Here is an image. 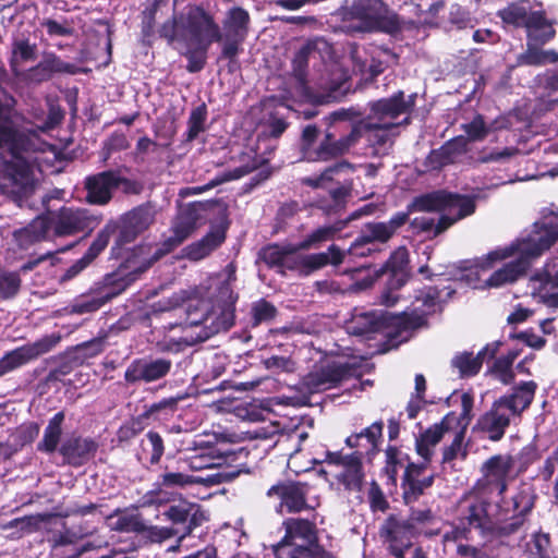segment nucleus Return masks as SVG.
I'll return each instance as SVG.
<instances>
[{"mask_svg": "<svg viewBox=\"0 0 558 558\" xmlns=\"http://www.w3.org/2000/svg\"><path fill=\"white\" fill-rule=\"evenodd\" d=\"M15 100L10 98L0 104V148L7 150L11 159L8 161V178L4 187L19 196H27L34 187V170L37 154L48 146L38 131L20 124V117L12 111Z\"/></svg>", "mask_w": 558, "mask_h": 558, "instance_id": "obj_1", "label": "nucleus"}, {"mask_svg": "<svg viewBox=\"0 0 558 558\" xmlns=\"http://www.w3.org/2000/svg\"><path fill=\"white\" fill-rule=\"evenodd\" d=\"M558 240V217L554 215L536 221L526 238L520 239L505 247H498L478 259L476 267L488 270L496 263L510 259L501 268L494 271L485 287L500 288L513 283L524 275L531 262L547 251Z\"/></svg>", "mask_w": 558, "mask_h": 558, "instance_id": "obj_2", "label": "nucleus"}, {"mask_svg": "<svg viewBox=\"0 0 558 558\" xmlns=\"http://www.w3.org/2000/svg\"><path fill=\"white\" fill-rule=\"evenodd\" d=\"M233 271L208 278L189 296L185 313L191 326L205 325L209 333L229 329L233 324L236 296L231 288Z\"/></svg>", "mask_w": 558, "mask_h": 558, "instance_id": "obj_3", "label": "nucleus"}, {"mask_svg": "<svg viewBox=\"0 0 558 558\" xmlns=\"http://www.w3.org/2000/svg\"><path fill=\"white\" fill-rule=\"evenodd\" d=\"M284 536L272 546L276 558H336L320 544L316 524L301 518L283 521Z\"/></svg>", "mask_w": 558, "mask_h": 558, "instance_id": "obj_4", "label": "nucleus"}, {"mask_svg": "<svg viewBox=\"0 0 558 558\" xmlns=\"http://www.w3.org/2000/svg\"><path fill=\"white\" fill-rule=\"evenodd\" d=\"M206 205L201 202L183 205L172 222V235L169 236L159 246L141 247V254L147 250V258L143 257L144 267L142 270L150 267L155 262L160 259L173 248L182 244L197 228L205 222Z\"/></svg>", "mask_w": 558, "mask_h": 558, "instance_id": "obj_5", "label": "nucleus"}, {"mask_svg": "<svg viewBox=\"0 0 558 558\" xmlns=\"http://www.w3.org/2000/svg\"><path fill=\"white\" fill-rule=\"evenodd\" d=\"M388 8L381 0H345L341 15L347 32H372L375 29H389L398 27L396 16H388Z\"/></svg>", "mask_w": 558, "mask_h": 558, "instance_id": "obj_6", "label": "nucleus"}, {"mask_svg": "<svg viewBox=\"0 0 558 558\" xmlns=\"http://www.w3.org/2000/svg\"><path fill=\"white\" fill-rule=\"evenodd\" d=\"M489 502L475 494L465 495L460 501V523L451 532L446 533L445 541L469 539L470 532L475 529L482 536L496 532V524L488 514Z\"/></svg>", "mask_w": 558, "mask_h": 558, "instance_id": "obj_7", "label": "nucleus"}, {"mask_svg": "<svg viewBox=\"0 0 558 558\" xmlns=\"http://www.w3.org/2000/svg\"><path fill=\"white\" fill-rule=\"evenodd\" d=\"M476 197L459 195L446 191H437L421 197L413 203L417 211H442V223L448 227L474 214Z\"/></svg>", "mask_w": 558, "mask_h": 558, "instance_id": "obj_8", "label": "nucleus"}, {"mask_svg": "<svg viewBox=\"0 0 558 558\" xmlns=\"http://www.w3.org/2000/svg\"><path fill=\"white\" fill-rule=\"evenodd\" d=\"M299 251H305L298 244H288L281 265V272L286 269L296 271L301 276L310 274L327 266L328 264L338 266L343 263L344 253L336 245H330L326 252L299 255Z\"/></svg>", "mask_w": 558, "mask_h": 558, "instance_id": "obj_9", "label": "nucleus"}, {"mask_svg": "<svg viewBox=\"0 0 558 558\" xmlns=\"http://www.w3.org/2000/svg\"><path fill=\"white\" fill-rule=\"evenodd\" d=\"M251 17L246 10L240 7L229 9L220 27L221 53L223 58L233 59L241 51V45L248 34Z\"/></svg>", "mask_w": 558, "mask_h": 558, "instance_id": "obj_10", "label": "nucleus"}, {"mask_svg": "<svg viewBox=\"0 0 558 558\" xmlns=\"http://www.w3.org/2000/svg\"><path fill=\"white\" fill-rule=\"evenodd\" d=\"M440 301L441 293L435 287L417 290L410 310L396 317L393 325L401 330H412L423 326L426 316L438 310Z\"/></svg>", "mask_w": 558, "mask_h": 558, "instance_id": "obj_11", "label": "nucleus"}, {"mask_svg": "<svg viewBox=\"0 0 558 558\" xmlns=\"http://www.w3.org/2000/svg\"><path fill=\"white\" fill-rule=\"evenodd\" d=\"M178 26L187 32L193 44L209 47L220 41V26L214 17L199 7H191L178 21Z\"/></svg>", "mask_w": 558, "mask_h": 558, "instance_id": "obj_12", "label": "nucleus"}, {"mask_svg": "<svg viewBox=\"0 0 558 558\" xmlns=\"http://www.w3.org/2000/svg\"><path fill=\"white\" fill-rule=\"evenodd\" d=\"M461 403V413L457 414V422L448 434L453 436L451 445L446 447L442 451V461L449 462L459 456L465 457L463 449V439L466 426L471 420V411L473 408V396L465 391H453L447 399L448 405L452 407Z\"/></svg>", "mask_w": 558, "mask_h": 558, "instance_id": "obj_13", "label": "nucleus"}, {"mask_svg": "<svg viewBox=\"0 0 558 558\" xmlns=\"http://www.w3.org/2000/svg\"><path fill=\"white\" fill-rule=\"evenodd\" d=\"M45 218L49 223V231L52 230L58 236L89 231L98 225L97 217L85 208L62 207Z\"/></svg>", "mask_w": 558, "mask_h": 558, "instance_id": "obj_14", "label": "nucleus"}, {"mask_svg": "<svg viewBox=\"0 0 558 558\" xmlns=\"http://www.w3.org/2000/svg\"><path fill=\"white\" fill-rule=\"evenodd\" d=\"M61 341L60 333H51L41 337L35 342L19 347L0 359V377L4 374L50 352Z\"/></svg>", "mask_w": 558, "mask_h": 558, "instance_id": "obj_15", "label": "nucleus"}, {"mask_svg": "<svg viewBox=\"0 0 558 558\" xmlns=\"http://www.w3.org/2000/svg\"><path fill=\"white\" fill-rule=\"evenodd\" d=\"M513 468V458L509 454H496L486 460L482 466L483 477L477 482V489L502 495L507 489V477Z\"/></svg>", "mask_w": 558, "mask_h": 558, "instance_id": "obj_16", "label": "nucleus"}, {"mask_svg": "<svg viewBox=\"0 0 558 558\" xmlns=\"http://www.w3.org/2000/svg\"><path fill=\"white\" fill-rule=\"evenodd\" d=\"M371 121L361 120L353 124L350 133L339 140H335L331 133H327L318 146V151L311 153L312 160H330L347 154L355 146L364 135V130L372 128Z\"/></svg>", "mask_w": 558, "mask_h": 558, "instance_id": "obj_17", "label": "nucleus"}, {"mask_svg": "<svg viewBox=\"0 0 558 558\" xmlns=\"http://www.w3.org/2000/svg\"><path fill=\"white\" fill-rule=\"evenodd\" d=\"M240 470H222L219 472L202 475H190L182 472H165L159 476V486L165 488H185L192 485L213 487L222 483L231 482L240 475Z\"/></svg>", "mask_w": 558, "mask_h": 558, "instance_id": "obj_18", "label": "nucleus"}, {"mask_svg": "<svg viewBox=\"0 0 558 558\" xmlns=\"http://www.w3.org/2000/svg\"><path fill=\"white\" fill-rule=\"evenodd\" d=\"M380 535L395 558H404V553L412 548L414 526L408 520L389 517L380 527Z\"/></svg>", "mask_w": 558, "mask_h": 558, "instance_id": "obj_19", "label": "nucleus"}, {"mask_svg": "<svg viewBox=\"0 0 558 558\" xmlns=\"http://www.w3.org/2000/svg\"><path fill=\"white\" fill-rule=\"evenodd\" d=\"M76 71L75 64L63 61L54 53H46L35 66L20 71L15 76L27 85H39L49 81L54 74H75Z\"/></svg>", "mask_w": 558, "mask_h": 558, "instance_id": "obj_20", "label": "nucleus"}, {"mask_svg": "<svg viewBox=\"0 0 558 558\" xmlns=\"http://www.w3.org/2000/svg\"><path fill=\"white\" fill-rule=\"evenodd\" d=\"M414 95L404 97L403 92H398L389 98L379 99L369 104L371 113L364 120L378 123L393 122L399 116L410 112L414 106Z\"/></svg>", "mask_w": 558, "mask_h": 558, "instance_id": "obj_21", "label": "nucleus"}, {"mask_svg": "<svg viewBox=\"0 0 558 558\" xmlns=\"http://www.w3.org/2000/svg\"><path fill=\"white\" fill-rule=\"evenodd\" d=\"M171 366V361L167 359H137L126 367L124 379L129 384L156 381L168 375Z\"/></svg>", "mask_w": 558, "mask_h": 558, "instance_id": "obj_22", "label": "nucleus"}, {"mask_svg": "<svg viewBox=\"0 0 558 558\" xmlns=\"http://www.w3.org/2000/svg\"><path fill=\"white\" fill-rule=\"evenodd\" d=\"M457 422V414L448 413L439 423L434 424L425 432L421 433L415 439V449L423 459L422 463H429L434 456L435 447L450 432V428Z\"/></svg>", "mask_w": 558, "mask_h": 558, "instance_id": "obj_23", "label": "nucleus"}, {"mask_svg": "<svg viewBox=\"0 0 558 558\" xmlns=\"http://www.w3.org/2000/svg\"><path fill=\"white\" fill-rule=\"evenodd\" d=\"M332 57V48L330 44L324 38L310 39L296 52L293 59V73L299 80L305 76L307 65L316 61L326 63Z\"/></svg>", "mask_w": 558, "mask_h": 558, "instance_id": "obj_24", "label": "nucleus"}, {"mask_svg": "<svg viewBox=\"0 0 558 558\" xmlns=\"http://www.w3.org/2000/svg\"><path fill=\"white\" fill-rule=\"evenodd\" d=\"M506 407L505 403L496 400L492 408L481 415L477 421V428L493 441L500 440L511 421L515 418Z\"/></svg>", "mask_w": 558, "mask_h": 558, "instance_id": "obj_25", "label": "nucleus"}, {"mask_svg": "<svg viewBox=\"0 0 558 558\" xmlns=\"http://www.w3.org/2000/svg\"><path fill=\"white\" fill-rule=\"evenodd\" d=\"M329 465L341 468L336 474L337 478L351 490H359L363 481L362 463L357 456H342L339 452H327L326 460Z\"/></svg>", "mask_w": 558, "mask_h": 558, "instance_id": "obj_26", "label": "nucleus"}, {"mask_svg": "<svg viewBox=\"0 0 558 558\" xmlns=\"http://www.w3.org/2000/svg\"><path fill=\"white\" fill-rule=\"evenodd\" d=\"M349 374L350 369L347 365L332 362L310 373L305 377L304 383L311 392H318L335 387Z\"/></svg>", "mask_w": 558, "mask_h": 558, "instance_id": "obj_27", "label": "nucleus"}, {"mask_svg": "<svg viewBox=\"0 0 558 558\" xmlns=\"http://www.w3.org/2000/svg\"><path fill=\"white\" fill-rule=\"evenodd\" d=\"M116 171H104L85 180V189L87 191L86 199L94 205H106L112 197L116 190Z\"/></svg>", "mask_w": 558, "mask_h": 558, "instance_id": "obj_28", "label": "nucleus"}, {"mask_svg": "<svg viewBox=\"0 0 558 558\" xmlns=\"http://www.w3.org/2000/svg\"><path fill=\"white\" fill-rule=\"evenodd\" d=\"M98 449V444L89 437L72 436L60 447V453L65 461L80 466L90 460Z\"/></svg>", "mask_w": 558, "mask_h": 558, "instance_id": "obj_29", "label": "nucleus"}, {"mask_svg": "<svg viewBox=\"0 0 558 558\" xmlns=\"http://www.w3.org/2000/svg\"><path fill=\"white\" fill-rule=\"evenodd\" d=\"M267 495L269 497L277 496L280 498V507L286 508L290 513L300 512L307 507V490L305 485L301 483H283L274 485L268 489Z\"/></svg>", "mask_w": 558, "mask_h": 558, "instance_id": "obj_30", "label": "nucleus"}, {"mask_svg": "<svg viewBox=\"0 0 558 558\" xmlns=\"http://www.w3.org/2000/svg\"><path fill=\"white\" fill-rule=\"evenodd\" d=\"M536 389L537 385L535 381H524L517 386L510 395L500 397L498 400L505 403L506 408L517 418L530 407Z\"/></svg>", "mask_w": 558, "mask_h": 558, "instance_id": "obj_31", "label": "nucleus"}, {"mask_svg": "<svg viewBox=\"0 0 558 558\" xmlns=\"http://www.w3.org/2000/svg\"><path fill=\"white\" fill-rule=\"evenodd\" d=\"M497 350H498V343H492V344L486 345L475 356L472 353L463 352V353L457 354L452 359L451 364L454 368L458 369L460 376H462V377L474 376L481 369L485 357H489V359L494 357Z\"/></svg>", "mask_w": 558, "mask_h": 558, "instance_id": "obj_32", "label": "nucleus"}, {"mask_svg": "<svg viewBox=\"0 0 558 558\" xmlns=\"http://www.w3.org/2000/svg\"><path fill=\"white\" fill-rule=\"evenodd\" d=\"M155 215V209L149 205L135 208L125 217L122 235L128 240L135 238L154 222Z\"/></svg>", "mask_w": 558, "mask_h": 558, "instance_id": "obj_33", "label": "nucleus"}, {"mask_svg": "<svg viewBox=\"0 0 558 558\" xmlns=\"http://www.w3.org/2000/svg\"><path fill=\"white\" fill-rule=\"evenodd\" d=\"M49 223L45 217L34 219L27 227L14 231L13 238L17 246L27 250L34 243L47 239Z\"/></svg>", "mask_w": 558, "mask_h": 558, "instance_id": "obj_34", "label": "nucleus"}, {"mask_svg": "<svg viewBox=\"0 0 558 558\" xmlns=\"http://www.w3.org/2000/svg\"><path fill=\"white\" fill-rule=\"evenodd\" d=\"M226 239L222 229H214L203 239L187 245L184 248V255L191 260H201L216 250Z\"/></svg>", "mask_w": 558, "mask_h": 558, "instance_id": "obj_35", "label": "nucleus"}, {"mask_svg": "<svg viewBox=\"0 0 558 558\" xmlns=\"http://www.w3.org/2000/svg\"><path fill=\"white\" fill-rule=\"evenodd\" d=\"M372 128L364 130V134L367 133V141L374 148L373 154L380 156L386 155L390 148L391 135L389 130L396 125L395 122L378 123L371 120Z\"/></svg>", "mask_w": 558, "mask_h": 558, "instance_id": "obj_36", "label": "nucleus"}, {"mask_svg": "<svg viewBox=\"0 0 558 558\" xmlns=\"http://www.w3.org/2000/svg\"><path fill=\"white\" fill-rule=\"evenodd\" d=\"M384 319L374 312L355 311L347 322V330L351 335L364 336L381 328Z\"/></svg>", "mask_w": 558, "mask_h": 558, "instance_id": "obj_37", "label": "nucleus"}, {"mask_svg": "<svg viewBox=\"0 0 558 558\" xmlns=\"http://www.w3.org/2000/svg\"><path fill=\"white\" fill-rule=\"evenodd\" d=\"M123 288L119 290H107L104 289L97 294L82 295L75 300L70 307V313L73 314H87L99 310L104 304L109 302L111 299L121 293Z\"/></svg>", "mask_w": 558, "mask_h": 558, "instance_id": "obj_38", "label": "nucleus"}, {"mask_svg": "<svg viewBox=\"0 0 558 558\" xmlns=\"http://www.w3.org/2000/svg\"><path fill=\"white\" fill-rule=\"evenodd\" d=\"M524 27L527 31L530 40L544 44L555 36V31L542 11L530 10Z\"/></svg>", "mask_w": 558, "mask_h": 558, "instance_id": "obj_39", "label": "nucleus"}, {"mask_svg": "<svg viewBox=\"0 0 558 558\" xmlns=\"http://www.w3.org/2000/svg\"><path fill=\"white\" fill-rule=\"evenodd\" d=\"M409 253L405 247L396 250L387 262V271L391 274L389 282L391 289H398L403 286L408 278Z\"/></svg>", "mask_w": 558, "mask_h": 558, "instance_id": "obj_40", "label": "nucleus"}, {"mask_svg": "<svg viewBox=\"0 0 558 558\" xmlns=\"http://www.w3.org/2000/svg\"><path fill=\"white\" fill-rule=\"evenodd\" d=\"M64 413H56L48 422L43 435L41 441L38 442L39 451L52 453L56 451L62 435V424L64 422Z\"/></svg>", "mask_w": 558, "mask_h": 558, "instance_id": "obj_41", "label": "nucleus"}, {"mask_svg": "<svg viewBox=\"0 0 558 558\" xmlns=\"http://www.w3.org/2000/svg\"><path fill=\"white\" fill-rule=\"evenodd\" d=\"M225 458L217 454L214 448H206L199 453L191 456L187 460L191 470L199 471L204 469H219L217 472L222 470H236L235 468L223 465Z\"/></svg>", "mask_w": 558, "mask_h": 558, "instance_id": "obj_42", "label": "nucleus"}, {"mask_svg": "<svg viewBox=\"0 0 558 558\" xmlns=\"http://www.w3.org/2000/svg\"><path fill=\"white\" fill-rule=\"evenodd\" d=\"M36 57V45L27 39L15 40L12 45L11 70L14 75H19L21 63L34 60Z\"/></svg>", "mask_w": 558, "mask_h": 558, "instance_id": "obj_43", "label": "nucleus"}, {"mask_svg": "<svg viewBox=\"0 0 558 558\" xmlns=\"http://www.w3.org/2000/svg\"><path fill=\"white\" fill-rule=\"evenodd\" d=\"M460 154L456 143H447L438 149L430 151L426 158V166L432 170L440 169L454 162Z\"/></svg>", "mask_w": 558, "mask_h": 558, "instance_id": "obj_44", "label": "nucleus"}, {"mask_svg": "<svg viewBox=\"0 0 558 558\" xmlns=\"http://www.w3.org/2000/svg\"><path fill=\"white\" fill-rule=\"evenodd\" d=\"M341 229L342 225L340 223L318 227L299 243V247L304 250L317 247L322 243L332 240Z\"/></svg>", "mask_w": 558, "mask_h": 558, "instance_id": "obj_45", "label": "nucleus"}, {"mask_svg": "<svg viewBox=\"0 0 558 558\" xmlns=\"http://www.w3.org/2000/svg\"><path fill=\"white\" fill-rule=\"evenodd\" d=\"M428 463H410L404 473V480L409 484L411 492L415 495L422 494L423 490L432 485L433 478L420 480V475L427 468Z\"/></svg>", "mask_w": 558, "mask_h": 558, "instance_id": "obj_46", "label": "nucleus"}, {"mask_svg": "<svg viewBox=\"0 0 558 558\" xmlns=\"http://www.w3.org/2000/svg\"><path fill=\"white\" fill-rule=\"evenodd\" d=\"M558 61V53L554 50H541L529 44L527 50L520 54L518 62L527 65H543L547 62Z\"/></svg>", "mask_w": 558, "mask_h": 558, "instance_id": "obj_47", "label": "nucleus"}, {"mask_svg": "<svg viewBox=\"0 0 558 558\" xmlns=\"http://www.w3.org/2000/svg\"><path fill=\"white\" fill-rule=\"evenodd\" d=\"M518 357V352L511 351L507 355L498 357L492 368L495 375L502 384H510L514 379L512 364Z\"/></svg>", "mask_w": 558, "mask_h": 558, "instance_id": "obj_48", "label": "nucleus"}, {"mask_svg": "<svg viewBox=\"0 0 558 558\" xmlns=\"http://www.w3.org/2000/svg\"><path fill=\"white\" fill-rule=\"evenodd\" d=\"M411 227L416 232L427 233L428 235L433 236L438 235L449 228L447 225L442 223V216L438 219V221H436L435 218L427 215L415 217L411 221Z\"/></svg>", "mask_w": 558, "mask_h": 558, "instance_id": "obj_49", "label": "nucleus"}, {"mask_svg": "<svg viewBox=\"0 0 558 558\" xmlns=\"http://www.w3.org/2000/svg\"><path fill=\"white\" fill-rule=\"evenodd\" d=\"M345 171H353V166L347 161L338 162L329 168H327L319 177L317 178H305L303 179V183L310 185L312 187H325L329 181L332 180L335 174H339Z\"/></svg>", "mask_w": 558, "mask_h": 558, "instance_id": "obj_50", "label": "nucleus"}, {"mask_svg": "<svg viewBox=\"0 0 558 558\" xmlns=\"http://www.w3.org/2000/svg\"><path fill=\"white\" fill-rule=\"evenodd\" d=\"M530 8L525 2L513 3L499 12L505 23L524 26Z\"/></svg>", "mask_w": 558, "mask_h": 558, "instance_id": "obj_51", "label": "nucleus"}, {"mask_svg": "<svg viewBox=\"0 0 558 558\" xmlns=\"http://www.w3.org/2000/svg\"><path fill=\"white\" fill-rule=\"evenodd\" d=\"M361 235L364 241L372 243L386 242L393 235V233L386 222H372L365 225Z\"/></svg>", "mask_w": 558, "mask_h": 558, "instance_id": "obj_52", "label": "nucleus"}, {"mask_svg": "<svg viewBox=\"0 0 558 558\" xmlns=\"http://www.w3.org/2000/svg\"><path fill=\"white\" fill-rule=\"evenodd\" d=\"M209 47H204L203 44L189 45L183 54L187 58V71L191 73L201 71L206 62V52Z\"/></svg>", "mask_w": 558, "mask_h": 558, "instance_id": "obj_53", "label": "nucleus"}, {"mask_svg": "<svg viewBox=\"0 0 558 558\" xmlns=\"http://www.w3.org/2000/svg\"><path fill=\"white\" fill-rule=\"evenodd\" d=\"M519 149L514 147H505L502 149H483L478 153L476 158L477 162L489 163V162H505L510 158L518 155Z\"/></svg>", "mask_w": 558, "mask_h": 558, "instance_id": "obj_54", "label": "nucleus"}, {"mask_svg": "<svg viewBox=\"0 0 558 558\" xmlns=\"http://www.w3.org/2000/svg\"><path fill=\"white\" fill-rule=\"evenodd\" d=\"M21 287V278L16 272L0 274V300L11 299L16 295Z\"/></svg>", "mask_w": 558, "mask_h": 558, "instance_id": "obj_55", "label": "nucleus"}, {"mask_svg": "<svg viewBox=\"0 0 558 558\" xmlns=\"http://www.w3.org/2000/svg\"><path fill=\"white\" fill-rule=\"evenodd\" d=\"M396 56L388 49H379L373 57L369 63V73L373 77L383 73L385 68L393 62Z\"/></svg>", "mask_w": 558, "mask_h": 558, "instance_id": "obj_56", "label": "nucleus"}, {"mask_svg": "<svg viewBox=\"0 0 558 558\" xmlns=\"http://www.w3.org/2000/svg\"><path fill=\"white\" fill-rule=\"evenodd\" d=\"M286 251L287 245H269L262 250L259 256L267 265L281 268Z\"/></svg>", "mask_w": 558, "mask_h": 558, "instance_id": "obj_57", "label": "nucleus"}, {"mask_svg": "<svg viewBox=\"0 0 558 558\" xmlns=\"http://www.w3.org/2000/svg\"><path fill=\"white\" fill-rule=\"evenodd\" d=\"M144 445L150 450V463H158L163 454L165 447L161 436L156 432H148Z\"/></svg>", "mask_w": 558, "mask_h": 558, "instance_id": "obj_58", "label": "nucleus"}, {"mask_svg": "<svg viewBox=\"0 0 558 558\" xmlns=\"http://www.w3.org/2000/svg\"><path fill=\"white\" fill-rule=\"evenodd\" d=\"M462 128L472 142L482 141L488 134V128L482 116H476L471 122L463 124Z\"/></svg>", "mask_w": 558, "mask_h": 558, "instance_id": "obj_59", "label": "nucleus"}, {"mask_svg": "<svg viewBox=\"0 0 558 558\" xmlns=\"http://www.w3.org/2000/svg\"><path fill=\"white\" fill-rule=\"evenodd\" d=\"M206 120V110L204 107H197L192 110L189 118L187 140L192 141L204 130Z\"/></svg>", "mask_w": 558, "mask_h": 558, "instance_id": "obj_60", "label": "nucleus"}, {"mask_svg": "<svg viewBox=\"0 0 558 558\" xmlns=\"http://www.w3.org/2000/svg\"><path fill=\"white\" fill-rule=\"evenodd\" d=\"M318 136V129L315 125H307L302 132V144L301 150L303 159L306 161L315 162L316 160H312L308 158V155L314 151H318L317 148H313V144L315 143Z\"/></svg>", "mask_w": 558, "mask_h": 558, "instance_id": "obj_61", "label": "nucleus"}, {"mask_svg": "<svg viewBox=\"0 0 558 558\" xmlns=\"http://www.w3.org/2000/svg\"><path fill=\"white\" fill-rule=\"evenodd\" d=\"M102 350L104 342L96 339L77 345L74 351L76 359L85 360L98 355Z\"/></svg>", "mask_w": 558, "mask_h": 558, "instance_id": "obj_62", "label": "nucleus"}, {"mask_svg": "<svg viewBox=\"0 0 558 558\" xmlns=\"http://www.w3.org/2000/svg\"><path fill=\"white\" fill-rule=\"evenodd\" d=\"M384 424L381 421L373 423L371 426L359 433L360 439L365 438L371 446L375 449L378 446L379 440L383 436Z\"/></svg>", "mask_w": 558, "mask_h": 558, "instance_id": "obj_63", "label": "nucleus"}, {"mask_svg": "<svg viewBox=\"0 0 558 558\" xmlns=\"http://www.w3.org/2000/svg\"><path fill=\"white\" fill-rule=\"evenodd\" d=\"M45 521V517L41 514L29 515L21 519H16L12 522V525L20 529L25 533L37 531L40 524Z\"/></svg>", "mask_w": 558, "mask_h": 558, "instance_id": "obj_64", "label": "nucleus"}]
</instances>
